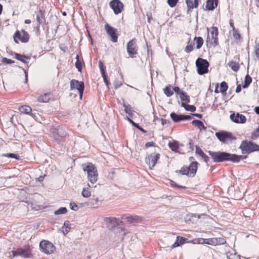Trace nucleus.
<instances>
[{
	"instance_id": "1",
	"label": "nucleus",
	"mask_w": 259,
	"mask_h": 259,
	"mask_svg": "<svg viewBox=\"0 0 259 259\" xmlns=\"http://www.w3.org/2000/svg\"><path fill=\"white\" fill-rule=\"evenodd\" d=\"M83 169L87 172L88 178L92 184H94L97 181L98 173L95 166L92 163H88L83 165Z\"/></svg>"
},
{
	"instance_id": "2",
	"label": "nucleus",
	"mask_w": 259,
	"mask_h": 259,
	"mask_svg": "<svg viewBox=\"0 0 259 259\" xmlns=\"http://www.w3.org/2000/svg\"><path fill=\"white\" fill-rule=\"evenodd\" d=\"M241 150L242 154H249L254 151H259V145L247 140L242 141L239 148Z\"/></svg>"
},
{
	"instance_id": "3",
	"label": "nucleus",
	"mask_w": 259,
	"mask_h": 259,
	"mask_svg": "<svg viewBox=\"0 0 259 259\" xmlns=\"http://www.w3.org/2000/svg\"><path fill=\"white\" fill-rule=\"evenodd\" d=\"M198 165V163L197 161H192L189 166H184L180 170H177L176 172L193 177L196 173Z\"/></svg>"
},
{
	"instance_id": "4",
	"label": "nucleus",
	"mask_w": 259,
	"mask_h": 259,
	"mask_svg": "<svg viewBox=\"0 0 259 259\" xmlns=\"http://www.w3.org/2000/svg\"><path fill=\"white\" fill-rule=\"evenodd\" d=\"M209 65V64L206 60L200 58H198L196 61L198 73L200 75H203L207 73Z\"/></svg>"
},
{
	"instance_id": "5",
	"label": "nucleus",
	"mask_w": 259,
	"mask_h": 259,
	"mask_svg": "<svg viewBox=\"0 0 259 259\" xmlns=\"http://www.w3.org/2000/svg\"><path fill=\"white\" fill-rule=\"evenodd\" d=\"M138 48L135 38H133L127 42L126 50L130 57L134 58L135 57V55L138 53Z\"/></svg>"
},
{
	"instance_id": "6",
	"label": "nucleus",
	"mask_w": 259,
	"mask_h": 259,
	"mask_svg": "<svg viewBox=\"0 0 259 259\" xmlns=\"http://www.w3.org/2000/svg\"><path fill=\"white\" fill-rule=\"evenodd\" d=\"M39 247L41 251L46 254H51L55 249V246L47 240L41 241L39 243Z\"/></svg>"
},
{
	"instance_id": "7",
	"label": "nucleus",
	"mask_w": 259,
	"mask_h": 259,
	"mask_svg": "<svg viewBox=\"0 0 259 259\" xmlns=\"http://www.w3.org/2000/svg\"><path fill=\"white\" fill-rule=\"evenodd\" d=\"M84 89V84L83 82L79 81L75 79H72L70 81V89L73 90L76 89L78 90L80 98L81 99Z\"/></svg>"
},
{
	"instance_id": "8",
	"label": "nucleus",
	"mask_w": 259,
	"mask_h": 259,
	"mask_svg": "<svg viewBox=\"0 0 259 259\" xmlns=\"http://www.w3.org/2000/svg\"><path fill=\"white\" fill-rule=\"evenodd\" d=\"M208 153L212 157L215 162H221L226 161L227 154L226 152H212L208 151Z\"/></svg>"
},
{
	"instance_id": "9",
	"label": "nucleus",
	"mask_w": 259,
	"mask_h": 259,
	"mask_svg": "<svg viewBox=\"0 0 259 259\" xmlns=\"http://www.w3.org/2000/svg\"><path fill=\"white\" fill-rule=\"evenodd\" d=\"M18 39L22 42H27L29 40V35L24 30H22L21 32L17 31L14 36V40L16 43H18Z\"/></svg>"
},
{
	"instance_id": "10",
	"label": "nucleus",
	"mask_w": 259,
	"mask_h": 259,
	"mask_svg": "<svg viewBox=\"0 0 259 259\" xmlns=\"http://www.w3.org/2000/svg\"><path fill=\"white\" fill-rule=\"evenodd\" d=\"M159 158L160 154L159 153L156 154H150L146 157L145 162L149 165L150 169H152L155 166Z\"/></svg>"
},
{
	"instance_id": "11",
	"label": "nucleus",
	"mask_w": 259,
	"mask_h": 259,
	"mask_svg": "<svg viewBox=\"0 0 259 259\" xmlns=\"http://www.w3.org/2000/svg\"><path fill=\"white\" fill-rule=\"evenodd\" d=\"M105 29L108 35L111 37L112 41L113 42H117L118 39L117 29L111 26L108 24H106L105 25Z\"/></svg>"
},
{
	"instance_id": "12",
	"label": "nucleus",
	"mask_w": 259,
	"mask_h": 259,
	"mask_svg": "<svg viewBox=\"0 0 259 259\" xmlns=\"http://www.w3.org/2000/svg\"><path fill=\"white\" fill-rule=\"evenodd\" d=\"M109 5L116 15L120 13L123 9V5L119 0H112Z\"/></svg>"
},
{
	"instance_id": "13",
	"label": "nucleus",
	"mask_w": 259,
	"mask_h": 259,
	"mask_svg": "<svg viewBox=\"0 0 259 259\" xmlns=\"http://www.w3.org/2000/svg\"><path fill=\"white\" fill-rule=\"evenodd\" d=\"M215 135L221 142L223 143L228 139L231 140L235 139V138L232 137L231 133L223 131L217 132Z\"/></svg>"
},
{
	"instance_id": "14",
	"label": "nucleus",
	"mask_w": 259,
	"mask_h": 259,
	"mask_svg": "<svg viewBox=\"0 0 259 259\" xmlns=\"http://www.w3.org/2000/svg\"><path fill=\"white\" fill-rule=\"evenodd\" d=\"M12 253L14 256L19 255L23 257H28L30 256L31 254L28 249L21 248L13 250Z\"/></svg>"
},
{
	"instance_id": "15",
	"label": "nucleus",
	"mask_w": 259,
	"mask_h": 259,
	"mask_svg": "<svg viewBox=\"0 0 259 259\" xmlns=\"http://www.w3.org/2000/svg\"><path fill=\"white\" fill-rule=\"evenodd\" d=\"M247 156L237 155L235 154H231L227 152L226 161H230L233 162H238L241 160L246 159Z\"/></svg>"
},
{
	"instance_id": "16",
	"label": "nucleus",
	"mask_w": 259,
	"mask_h": 259,
	"mask_svg": "<svg viewBox=\"0 0 259 259\" xmlns=\"http://www.w3.org/2000/svg\"><path fill=\"white\" fill-rule=\"evenodd\" d=\"M231 120L235 123H244L246 122V119L244 115L237 113L231 114L230 116Z\"/></svg>"
},
{
	"instance_id": "17",
	"label": "nucleus",
	"mask_w": 259,
	"mask_h": 259,
	"mask_svg": "<svg viewBox=\"0 0 259 259\" xmlns=\"http://www.w3.org/2000/svg\"><path fill=\"white\" fill-rule=\"evenodd\" d=\"M104 221L107 223L108 228L110 229L114 228L119 225V220L115 217L106 218Z\"/></svg>"
},
{
	"instance_id": "18",
	"label": "nucleus",
	"mask_w": 259,
	"mask_h": 259,
	"mask_svg": "<svg viewBox=\"0 0 259 259\" xmlns=\"http://www.w3.org/2000/svg\"><path fill=\"white\" fill-rule=\"evenodd\" d=\"M169 147L171 149L172 151L177 152L180 154H184L185 152L182 151L181 147L183 146V144H180L179 142L176 141H174L172 142L168 143Z\"/></svg>"
},
{
	"instance_id": "19",
	"label": "nucleus",
	"mask_w": 259,
	"mask_h": 259,
	"mask_svg": "<svg viewBox=\"0 0 259 259\" xmlns=\"http://www.w3.org/2000/svg\"><path fill=\"white\" fill-rule=\"evenodd\" d=\"M210 33L211 35V44L213 46H217L218 45V29L217 27H212L210 30Z\"/></svg>"
},
{
	"instance_id": "20",
	"label": "nucleus",
	"mask_w": 259,
	"mask_h": 259,
	"mask_svg": "<svg viewBox=\"0 0 259 259\" xmlns=\"http://www.w3.org/2000/svg\"><path fill=\"white\" fill-rule=\"evenodd\" d=\"M188 11L187 13L190 14L192 9L197 8L199 4V0H186Z\"/></svg>"
},
{
	"instance_id": "21",
	"label": "nucleus",
	"mask_w": 259,
	"mask_h": 259,
	"mask_svg": "<svg viewBox=\"0 0 259 259\" xmlns=\"http://www.w3.org/2000/svg\"><path fill=\"white\" fill-rule=\"evenodd\" d=\"M51 132L61 138H64L66 136L65 129L61 126L52 129Z\"/></svg>"
},
{
	"instance_id": "22",
	"label": "nucleus",
	"mask_w": 259,
	"mask_h": 259,
	"mask_svg": "<svg viewBox=\"0 0 259 259\" xmlns=\"http://www.w3.org/2000/svg\"><path fill=\"white\" fill-rule=\"evenodd\" d=\"M36 21L37 22V24L36 26L37 31L39 32L40 25L45 22V17L44 13L40 10L38 12V14L36 16Z\"/></svg>"
},
{
	"instance_id": "23",
	"label": "nucleus",
	"mask_w": 259,
	"mask_h": 259,
	"mask_svg": "<svg viewBox=\"0 0 259 259\" xmlns=\"http://www.w3.org/2000/svg\"><path fill=\"white\" fill-rule=\"evenodd\" d=\"M218 4V0H207L205 6L206 10L212 11L217 7Z\"/></svg>"
},
{
	"instance_id": "24",
	"label": "nucleus",
	"mask_w": 259,
	"mask_h": 259,
	"mask_svg": "<svg viewBox=\"0 0 259 259\" xmlns=\"http://www.w3.org/2000/svg\"><path fill=\"white\" fill-rule=\"evenodd\" d=\"M125 219L128 222L130 223H138L140 222L142 220V218L139 216L135 215V216H129L125 218Z\"/></svg>"
},
{
	"instance_id": "25",
	"label": "nucleus",
	"mask_w": 259,
	"mask_h": 259,
	"mask_svg": "<svg viewBox=\"0 0 259 259\" xmlns=\"http://www.w3.org/2000/svg\"><path fill=\"white\" fill-rule=\"evenodd\" d=\"M172 87L170 84L166 85L163 89L164 94L168 97L171 96L174 94L173 91L171 90Z\"/></svg>"
},
{
	"instance_id": "26",
	"label": "nucleus",
	"mask_w": 259,
	"mask_h": 259,
	"mask_svg": "<svg viewBox=\"0 0 259 259\" xmlns=\"http://www.w3.org/2000/svg\"><path fill=\"white\" fill-rule=\"evenodd\" d=\"M192 123L195 126L198 127L200 130H205L206 127L204 126L203 122L199 120H194L192 121Z\"/></svg>"
},
{
	"instance_id": "27",
	"label": "nucleus",
	"mask_w": 259,
	"mask_h": 259,
	"mask_svg": "<svg viewBox=\"0 0 259 259\" xmlns=\"http://www.w3.org/2000/svg\"><path fill=\"white\" fill-rule=\"evenodd\" d=\"M19 110L22 113L29 114L31 112L32 109L30 107L27 105H24L20 107L19 108Z\"/></svg>"
},
{
	"instance_id": "28",
	"label": "nucleus",
	"mask_w": 259,
	"mask_h": 259,
	"mask_svg": "<svg viewBox=\"0 0 259 259\" xmlns=\"http://www.w3.org/2000/svg\"><path fill=\"white\" fill-rule=\"evenodd\" d=\"M170 116L175 122H178L182 120V115L177 114L175 112L171 113Z\"/></svg>"
},
{
	"instance_id": "29",
	"label": "nucleus",
	"mask_w": 259,
	"mask_h": 259,
	"mask_svg": "<svg viewBox=\"0 0 259 259\" xmlns=\"http://www.w3.org/2000/svg\"><path fill=\"white\" fill-rule=\"evenodd\" d=\"M228 65L235 72H237L239 68V64L234 61H230Z\"/></svg>"
},
{
	"instance_id": "30",
	"label": "nucleus",
	"mask_w": 259,
	"mask_h": 259,
	"mask_svg": "<svg viewBox=\"0 0 259 259\" xmlns=\"http://www.w3.org/2000/svg\"><path fill=\"white\" fill-rule=\"evenodd\" d=\"M180 98L182 101H185L186 103L190 102V97L184 91L180 93Z\"/></svg>"
},
{
	"instance_id": "31",
	"label": "nucleus",
	"mask_w": 259,
	"mask_h": 259,
	"mask_svg": "<svg viewBox=\"0 0 259 259\" xmlns=\"http://www.w3.org/2000/svg\"><path fill=\"white\" fill-rule=\"evenodd\" d=\"M181 106L183 107L186 110L191 112H194L196 109L195 106L186 104L184 103H182Z\"/></svg>"
},
{
	"instance_id": "32",
	"label": "nucleus",
	"mask_w": 259,
	"mask_h": 259,
	"mask_svg": "<svg viewBox=\"0 0 259 259\" xmlns=\"http://www.w3.org/2000/svg\"><path fill=\"white\" fill-rule=\"evenodd\" d=\"M194 41L196 42V48L197 49H199L200 48H201L203 44V38L200 36L195 37L194 38Z\"/></svg>"
},
{
	"instance_id": "33",
	"label": "nucleus",
	"mask_w": 259,
	"mask_h": 259,
	"mask_svg": "<svg viewBox=\"0 0 259 259\" xmlns=\"http://www.w3.org/2000/svg\"><path fill=\"white\" fill-rule=\"evenodd\" d=\"M50 95L48 94H45L38 98V101L40 102H47L50 99Z\"/></svg>"
},
{
	"instance_id": "34",
	"label": "nucleus",
	"mask_w": 259,
	"mask_h": 259,
	"mask_svg": "<svg viewBox=\"0 0 259 259\" xmlns=\"http://www.w3.org/2000/svg\"><path fill=\"white\" fill-rule=\"evenodd\" d=\"M252 81L251 77L248 74H247L245 77L244 83L243 85V88L245 89L248 87Z\"/></svg>"
},
{
	"instance_id": "35",
	"label": "nucleus",
	"mask_w": 259,
	"mask_h": 259,
	"mask_svg": "<svg viewBox=\"0 0 259 259\" xmlns=\"http://www.w3.org/2000/svg\"><path fill=\"white\" fill-rule=\"evenodd\" d=\"M203 242L202 243H206L209 245H216L215 238H209V239H202Z\"/></svg>"
},
{
	"instance_id": "36",
	"label": "nucleus",
	"mask_w": 259,
	"mask_h": 259,
	"mask_svg": "<svg viewBox=\"0 0 259 259\" xmlns=\"http://www.w3.org/2000/svg\"><path fill=\"white\" fill-rule=\"evenodd\" d=\"M227 257L228 259H240L239 255L231 252L227 253Z\"/></svg>"
},
{
	"instance_id": "37",
	"label": "nucleus",
	"mask_w": 259,
	"mask_h": 259,
	"mask_svg": "<svg viewBox=\"0 0 259 259\" xmlns=\"http://www.w3.org/2000/svg\"><path fill=\"white\" fill-rule=\"evenodd\" d=\"M123 107L124 108V111L126 113L128 114L130 116H133V112L132 110V107L130 105H126L123 104Z\"/></svg>"
},
{
	"instance_id": "38",
	"label": "nucleus",
	"mask_w": 259,
	"mask_h": 259,
	"mask_svg": "<svg viewBox=\"0 0 259 259\" xmlns=\"http://www.w3.org/2000/svg\"><path fill=\"white\" fill-rule=\"evenodd\" d=\"M70 224L69 221H66L64 222L63 227V228H65V230L63 231L64 234L65 235L69 232L70 229Z\"/></svg>"
},
{
	"instance_id": "39",
	"label": "nucleus",
	"mask_w": 259,
	"mask_h": 259,
	"mask_svg": "<svg viewBox=\"0 0 259 259\" xmlns=\"http://www.w3.org/2000/svg\"><path fill=\"white\" fill-rule=\"evenodd\" d=\"M228 88V84L227 83L225 82V81H223L220 84V92L223 94L224 93H225L226 92V91L227 90Z\"/></svg>"
},
{
	"instance_id": "40",
	"label": "nucleus",
	"mask_w": 259,
	"mask_h": 259,
	"mask_svg": "<svg viewBox=\"0 0 259 259\" xmlns=\"http://www.w3.org/2000/svg\"><path fill=\"white\" fill-rule=\"evenodd\" d=\"M81 195L83 197L88 198L91 195V192L89 190V188H84L83 189Z\"/></svg>"
},
{
	"instance_id": "41",
	"label": "nucleus",
	"mask_w": 259,
	"mask_h": 259,
	"mask_svg": "<svg viewBox=\"0 0 259 259\" xmlns=\"http://www.w3.org/2000/svg\"><path fill=\"white\" fill-rule=\"evenodd\" d=\"M67 212V209L65 207L59 208L58 209L54 212L55 215H59L61 214H65Z\"/></svg>"
},
{
	"instance_id": "42",
	"label": "nucleus",
	"mask_w": 259,
	"mask_h": 259,
	"mask_svg": "<svg viewBox=\"0 0 259 259\" xmlns=\"http://www.w3.org/2000/svg\"><path fill=\"white\" fill-rule=\"evenodd\" d=\"M3 157H6L9 158H13L16 159H19V156L16 154L14 153H7V154H3L2 155Z\"/></svg>"
},
{
	"instance_id": "43",
	"label": "nucleus",
	"mask_w": 259,
	"mask_h": 259,
	"mask_svg": "<svg viewBox=\"0 0 259 259\" xmlns=\"http://www.w3.org/2000/svg\"><path fill=\"white\" fill-rule=\"evenodd\" d=\"M193 44L192 42L190 43V41L188 43V45L186 47L185 51L189 53L193 50Z\"/></svg>"
},
{
	"instance_id": "44",
	"label": "nucleus",
	"mask_w": 259,
	"mask_h": 259,
	"mask_svg": "<svg viewBox=\"0 0 259 259\" xmlns=\"http://www.w3.org/2000/svg\"><path fill=\"white\" fill-rule=\"evenodd\" d=\"M215 241L216 245L224 244L226 243L225 239L222 237L215 238Z\"/></svg>"
},
{
	"instance_id": "45",
	"label": "nucleus",
	"mask_w": 259,
	"mask_h": 259,
	"mask_svg": "<svg viewBox=\"0 0 259 259\" xmlns=\"http://www.w3.org/2000/svg\"><path fill=\"white\" fill-rule=\"evenodd\" d=\"M15 58L17 59V60L22 62L23 63H24L25 64H27L28 63L27 61H26L25 60H24L23 58V56H22V55L18 54V53H15Z\"/></svg>"
},
{
	"instance_id": "46",
	"label": "nucleus",
	"mask_w": 259,
	"mask_h": 259,
	"mask_svg": "<svg viewBox=\"0 0 259 259\" xmlns=\"http://www.w3.org/2000/svg\"><path fill=\"white\" fill-rule=\"evenodd\" d=\"M233 35L236 40H240L241 38V35L237 29L233 30Z\"/></svg>"
},
{
	"instance_id": "47",
	"label": "nucleus",
	"mask_w": 259,
	"mask_h": 259,
	"mask_svg": "<svg viewBox=\"0 0 259 259\" xmlns=\"http://www.w3.org/2000/svg\"><path fill=\"white\" fill-rule=\"evenodd\" d=\"M99 68L101 70L102 75L105 74L106 73L105 67L104 66L103 63L101 61H99Z\"/></svg>"
},
{
	"instance_id": "48",
	"label": "nucleus",
	"mask_w": 259,
	"mask_h": 259,
	"mask_svg": "<svg viewBox=\"0 0 259 259\" xmlns=\"http://www.w3.org/2000/svg\"><path fill=\"white\" fill-rule=\"evenodd\" d=\"M179 0H167V4L169 7L173 8L176 6Z\"/></svg>"
},
{
	"instance_id": "49",
	"label": "nucleus",
	"mask_w": 259,
	"mask_h": 259,
	"mask_svg": "<svg viewBox=\"0 0 259 259\" xmlns=\"http://www.w3.org/2000/svg\"><path fill=\"white\" fill-rule=\"evenodd\" d=\"M75 67L77 69L78 71H81L82 69V65L80 60H77L75 64Z\"/></svg>"
},
{
	"instance_id": "50",
	"label": "nucleus",
	"mask_w": 259,
	"mask_h": 259,
	"mask_svg": "<svg viewBox=\"0 0 259 259\" xmlns=\"http://www.w3.org/2000/svg\"><path fill=\"white\" fill-rule=\"evenodd\" d=\"M254 52L256 57L259 60V43L255 46Z\"/></svg>"
},
{
	"instance_id": "51",
	"label": "nucleus",
	"mask_w": 259,
	"mask_h": 259,
	"mask_svg": "<svg viewBox=\"0 0 259 259\" xmlns=\"http://www.w3.org/2000/svg\"><path fill=\"white\" fill-rule=\"evenodd\" d=\"M70 208L74 211H77L78 209V206L74 202L70 203Z\"/></svg>"
},
{
	"instance_id": "52",
	"label": "nucleus",
	"mask_w": 259,
	"mask_h": 259,
	"mask_svg": "<svg viewBox=\"0 0 259 259\" xmlns=\"http://www.w3.org/2000/svg\"><path fill=\"white\" fill-rule=\"evenodd\" d=\"M114 88L115 89H117L118 88H119L121 85L122 83L119 81L118 80H115L114 82Z\"/></svg>"
},
{
	"instance_id": "53",
	"label": "nucleus",
	"mask_w": 259,
	"mask_h": 259,
	"mask_svg": "<svg viewBox=\"0 0 259 259\" xmlns=\"http://www.w3.org/2000/svg\"><path fill=\"white\" fill-rule=\"evenodd\" d=\"M196 153L201 156L204 153L201 148L198 146H196Z\"/></svg>"
},
{
	"instance_id": "54",
	"label": "nucleus",
	"mask_w": 259,
	"mask_h": 259,
	"mask_svg": "<svg viewBox=\"0 0 259 259\" xmlns=\"http://www.w3.org/2000/svg\"><path fill=\"white\" fill-rule=\"evenodd\" d=\"M102 75L104 81L106 83V85L107 87H108L110 83L107 79V76L106 73L102 74Z\"/></svg>"
},
{
	"instance_id": "55",
	"label": "nucleus",
	"mask_w": 259,
	"mask_h": 259,
	"mask_svg": "<svg viewBox=\"0 0 259 259\" xmlns=\"http://www.w3.org/2000/svg\"><path fill=\"white\" fill-rule=\"evenodd\" d=\"M3 62L6 64H12V63H14V61L13 60L6 58H3Z\"/></svg>"
},
{
	"instance_id": "56",
	"label": "nucleus",
	"mask_w": 259,
	"mask_h": 259,
	"mask_svg": "<svg viewBox=\"0 0 259 259\" xmlns=\"http://www.w3.org/2000/svg\"><path fill=\"white\" fill-rule=\"evenodd\" d=\"M172 91H174L177 94L180 95V93L182 91H181L180 89L178 87H175L172 88Z\"/></svg>"
},
{
	"instance_id": "57",
	"label": "nucleus",
	"mask_w": 259,
	"mask_h": 259,
	"mask_svg": "<svg viewBox=\"0 0 259 259\" xmlns=\"http://www.w3.org/2000/svg\"><path fill=\"white\" fill-rule=\"evenodd\" d=\"M132 125H133V126H134L135 127H137L138 129L140 130L141 131H142V132H144V133H145V132H146V131H145L143 128H142L141 127H140V126L139 125V124H137V123H135V122H133L132 123Z\"/></svg>"
},
{
	"instance_id": "58",
	"label": "nucleus",
	"mask_w": 259,
	"mask_h": 259,
	"mask_svg": "<svg viewBox=\"0 0 259 259\" xmlns=\"http://www.w3.org/2000/svg\"><path fill=\"white\" fill-rule=\"evenodd\" d=\"M194 218H196V215L194 214H188L187 215V218H186V220L188 221H192V220Z\"/></svg>"
},
{
	"instance_id": "59",
	"label": "nucleus",
	"mask_w": 259,
	"mask_h": 259,
	"mask_svg": "<svg viewBox=\"0 0 259 259\" xmlns=\"http://www.w3.org/2000/svg\"><path fill=\"white\" fill-rule=\"evenodd\" d=\"M154 144L155 143L153 142H149L146 143L145 146L146 148H148L151 146H154Z\"/></svg>"
},
{
	"instance_id": "60",
	"label": "nucleus",
	"mask_w": 259,
	"mask_h": 259,
	"mask_svg": "<svg viewBox=\"0 0 259 259\" xmlns=\"http://www.w3.org/2000/svg\"><path fill=\"white\" fill-rule=\"evenodd\" d=\"M182 120H190L192 119V117L190 115H182Z\"/></svg>"
},
{
	"instance_id": "61",
	"label": "nucleus",
	"mask_w": 259,
	"mask_h": 259,
	"mask_svg": "<svg viewBox=\"0 0 259 259\" xmlns=\"http://www.w3.org/2000/svg\"><path fill=\"white\" fill-rule=\"evenodd\" d=\"M252 136L254 137H259V127L255 130V131L252 133Z\"/></svg>"
},
{
	"instance_id": "62",
	"label": "nucleus",
	"mask_w": 259,
	"mask_h": 259,
	"mask_svg": "<svg viewBox=\"0 0 259 259\" xmlns=\"http://www.w3.org/2000/svg\"><path fill=\"white\" fill-rule=\"evenodd\" d=\"M229 24H230V26L232 28V31L233 30H235L236 29H235V28L234 27V25L233 20H232V19L230 20Z\"/></svg>"
},
{
	"instance_id": "63",
	"label": "nucleus",
	"mask_w": 259,
	"mask_h": 259,
	"mask_svg": "<svg viewBox=\"0 0 259 259\" xmlns=\"http://www.w3.org/2000/svg\"><path fill=\"white\" fill-rule=\"evenodd\" d=\"M98 199L92 200V201L91 202L92 205V206H95V205H97V203H98Z\"/></svg>"
},
{
	"instance_id": "64",
	"label": "nucleus",
	"mask_w": 259,
	"mask_h": 259,
	"mask_svg": "<svg viewBox=\"0 0 259 259\" xmlns=\"http://www.w3.org/2000/svg\"><path fill=\"white\" fill-rule=\"evenodd\" d=\"M241 90V86L240 84H238L237 85V87L236 88V92L237 93H239Z\"/></svg>"
}]
</instances>
